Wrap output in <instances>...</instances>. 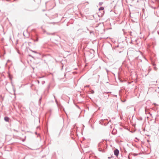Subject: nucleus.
I'll return each mask as SVG.
<instances>
[{"label": "nucleus", "instance_id": "nucleus-4", "mask_svg": "<svg viewBox=\"0 0 159 159\" xmlns=\"http://www.w3.org/2000/svg\"><path fill=\"white\" fill-rule=\"evenodd\" d=\"M102 2H100L99 3V5H101L102 4Z\"/></svg>", "mask_w": 159, "mask_h": 159}, {"label": "nucleus", "instance_id": "nucleus-5", "mask_svg": "<svg viewBox=\"0 0 159 159\" xmlns=\"http://www.w3.org/2000/svg\"><path fill=\"white\" fill-rule=\"evenodd\" d=\"M112 157V156H111V157ZM111 158V157H108V158L109 159H110Z\"/></svg>", "mask_w": 159, "mask_h": 159}, {"label": "nucleus", "instance_id": "nucleus-1", "mask_svg": "<svg viewBox=\"0 0 159 159\" xmlns=\"http://www.w3.org/2000/svg\"><path fill=\"white\" fill-rule=\"evenodd\" d=\"M104 8L103 7H101L99 8L98 11L97 13L99 17H102L104 13V11H103Z\"/></svg>", "mask_w": 159, "mask_h": 159}, {"label": "nucleus", "instance_id": "nucleus-2", "mask_svg": "<svg viewBox=\"0 0 159 159\" xmlns=\"http://www.w3.org/2000/svg\"><path fill=\"white\" fill-rule=\"evenodd\" d=\"M114 154L117 157L119 154V150L117 149H115L114 151Z\"/></svg>", "mask_w": 159, "mask_h": 159}, {"label": "nucleus", "instance_id": "nucleus-3", "mask_svg": "<svg viewBox=\"0 0 159 159\" xmlns=\"http://www.w3.org/2000/svg\"><path fill=\"white\" fill-rule=\"evenodd\" d=\"M4 120L6 121L9 122V118L8 117H5L4 118Z\"/></svg>", "mask_w": 159, "mask_h": 159}]
</instances>
